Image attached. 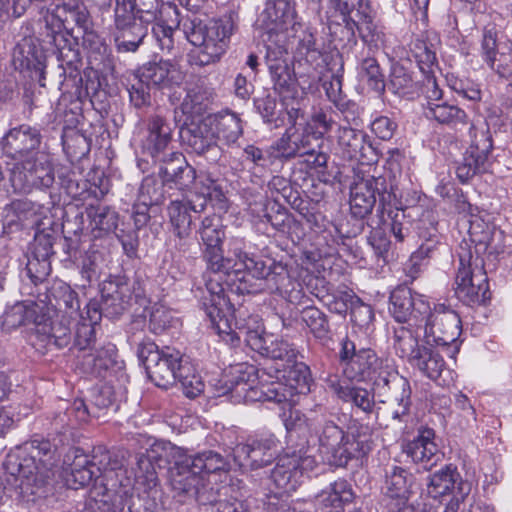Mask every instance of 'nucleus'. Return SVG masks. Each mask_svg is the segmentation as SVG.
<instances>
[{"mask_svg":"<svg viewBox=\"0 0 512 512\" xmlns=\"http://www.w3.org/2000/svg\"><path fill=\"white\" fill-rule=\"evenodd\" d=\"M294 18V8L290 0H268L266 8L260 15V20L266 29L278 30L291 23Z\"/></svg>","mask_w":512,"mask_h":512,"instance_id":"nucleus-54","label":"nucleus"},{"mask_svg":"<svg viewBox=\"0 0 512 512\" xmlns=\"http://www.w3.org/2000/svg\"><path fill=\"white\" fill-rule=\"evenodd\" d=\"M459 267L455 278V295L466 305L486 304L491 298L489 282L482 256H474L463 242L458 249Z\"/></svg>","mask_w":512,"mask_h":512,"instance_id":"nucleus-7","label":"nucleus"},{"mask_svg":"<svg viewBox=\"0 0 512 512\" xmlns=\"http://www.w3.org/2000/svg\"><path fill=\"white\" fill-rule=\"evenodd\" d=\"M130 7L129 12L139 21L154 23L152 34L160 49L172 54L175 49L174 33L181 23L176 4L162 0H132Z\"/></svg>","mask_w":512,"mask_h":512,"instance_id":"nucleus-8","label":"nucleus"},{"mask_svg":"<svg viewBox=\"0 0 512 512\" xmlns=\"http://www.w3.org/2000/svg\"><path fill=\"white\" fill-rule=\"evenodd\" d=\"M35 215V205L28 199H16L2 211V234L10 236L23 230L25 222Z\"/></svg>","mask_w":512,"mask_h":512,"instance_id":"nucleus-46","label":"nucleus"},{"mask_svg":"<svg viewBox=\"0 0 512 512\" xmlns=\"http://www.w3.org/2000/svg\"><path fill=\"white\" fill-rule=\"evenodd\" d=\"M41 303H46L44 311L48 313L49 309L63 313V318L78 319L82 314L80 311V300L78 293L72 287L61 280L54 281L49 287H46L45 299H40Z\"/></svg>","mask_w":512,"mask_h":512,"instance_id":"nucleus-32","label":"nucleus"},{"mask_svg":"<svg viewBox=\"0 0 512 512\" xmlns=\"http://www.w3.org/2000/svg\"><path fill=\"white\" fill-rule=\"evenodd\" d=\"M414 323L408 326L399 325L393 328V348L396 354L406 359L407 362L422 348L419 344L418 335L413 329Z\"/></svg>","mask_w":512,"mask_h":512,"instance_id":"nucleus-58","label":"nucleus"},{"mask_svg":"<svg viewBox=\"0 0 512 512\" xmlns=\"http://www.w3.org/2000/svg\"><path fill=\"white\" fill-rule=\"evenodd\" d=\"M154 162L159 165V177L170 187L173 185L182 191L192 187L196 170L187 162L183 153L170 151Z\"/></svg>","mask_w":512,"mask_h":512,"instance_id":"nucleus-29","label":"nucleus"},{"mask_svg":"<svg viewBox=\"0 0 512 512\" xmlns=\"http://www.w3.org/2000/svg\"><path fill=\"white\" fill-rule=\"evenodd\" d=\"M269 378L285 380L287 387L293 389L297 394L310 392V387L313 383L310 367L304 362L298 361L297 358H294L293 362L286 364L283 371L274 373Z\"/></svg>","mask_w":512,"mask_h":512,"instance_id":"nucleus-50","label":"nucleus"},{"mask_svg":"<svg viewBox=\"0 0 512 512\" xmlns=\"http://www.w3.org/2000/svg\"><path fill=\"white\" fill-rule=\"evenodd\" d=\"M71 343V329L64 321H51L46 312V319L36 328L33 345L42 353L53 348L62 349Z\"/></svg>","mask_w":512,"mask_h":512,"instance_id":"nucleus-37","label":"nucleus"},{"mask_svg":"<svg viewBox=\"0 0 512 512\" xmlns=\"http://www.w3.org/2000/svg\"><path fill=\"white\" fill-rule=\"evenodd\" d=\"M254 106L257 112L261 115L264 123L270 125L274 129L285 126V107L283 103L280 104L277 101L276 97L267 94L263 97L255 98Z\"/></svg>","mask_w":512,"mask_h":512,"instance_id":"nucleus-59","label":"nucleus"},{"mask_svg":"<svg viewBox=\"0 0 512 512\" xmlns=\"http://www.w3.org/2000/svg\"><path fill=\"white\" fill-rule=\"evenodd\" d=\"M146 280L143 275L135 273L133 278L126 275H113L102 283L101 300L92 299L85 307L87 314L94 323H99L104 316L117 319L122 316L133 303L144 306L146 298Z\"/></svg>","mask_w":512,"mask_h":512,"instance_id":"nucleus-4","label":"nucleus"},{"mask_svg":"<svg viewBox=\"0 0 512 512\" xmlns=\"http://www.w3.org/2000/svg\"><path fill=\"white\" fill-rule=\"evenodd\" d=\"M265 59L273 90L283 102L297 99L299 81L293 65L276 49L268 48Z\"/></svg>","mask_w":512,"mask_h":512,"instance_id":"nucleus-22","label":"nucleus"},{"mask_svg":"<svg viewBox=\"0 0 512 512\" xmlns=\"http://www.w3.org/2000/svg\"><path fill=\"white\" fill-rule=\"evenodd\" d=\"M58 240L61 241V236L53 227L38 228L31 244V254L51 259L55 254L54 245Z\"/></svg>","mask_w":512,"mask_h":512,"instance_id":"nucleus-62","label":"nucleus"},{"mask_svg":"<svg viewBox=\"0 0 512 512\" xmlns=\"http://www.w3.org/2000/svg\"><path fill=\"white\" fill-rule=\"evenodd\" d=\"M413 482V475L400 466L392 465L385 469L384 508L391 504H410V487Z\"/></svg>","mask_w":512,"mask_h":512,"instance_id":"nucleus-38","label":"nucleus"},{"mask_svg":"<svg viewBox=\"0 0 512 512\" xmlns=\"http://www.w3.org/2000/svg\"><path fill=\"white\" fill-rule=\"evenodd\" d=\"M116 357V348L111 344L95 350H84L76 355V369L83 375L106 379L120 368Z\"/></svg>","mask_w":512,"mask_h":512,"instance_id":"nucleus-26","label":"nucleus"},{"mask_svg":"<svg viewBox=\"0 0 512 512\" xmlns=\"http://www.w3.org/2000/svg\"><path fill=\"white\" fill-rule=\"evenodd\" d=\"M42 139L40 129L28 124L11 128L3 136L0 143L2 153L15 161L9 174L15 193L28 194L34 189L53 185L54 168L49 154L40 149Z\"/></svg>","mask_w":512,"mask_h":512,"instance_id":"nucleus-2","label":"nucleus"},{"mask_svg":"<svg viewBox=\"0 0 512 512\" xmlns=\"http://www.w3.org/2000/svg\"><path fill=\"white\" fill-rule=\"evenodd\" d=\"M224 283L228 291L236 297L261 292L265 285L249 271L241 269L240 266L234 267L225 278Z\"/></svg>","mask_w":512,"mask_h":512,"instance_id":"nucleus-57","label":"nucleus"},{"mask_svg":"<svg viewBox=\"0 0 512 512\" xmlns=\"http://www.w3.org/2000/svg\"><path fill=\"white\" fill-rule=\"evenodd\" d=\"M359 76L376 93H384L386 87L385 76L375 58L367 57L362 60L359 67Z\"/></svg>","mask_w":512,"mask_h":512,"instance_id":"nucleus-63","label":"nucleus"},{"mask_svg":"<svg viewBox=\"0 0 512 512\" xmlns=\"http://www.w3.org/2000/svg\"><path fill=\"white\" fill-rule=\"evenodd\" d=\"M185 74L169 60L149 62L138 70L128 87L129 102L133 108L146 111L152 106V89L172 90L180 87Z\"/></svg>","mask_w":512,"mask_h":512,"instance_id":"nucleus-6","label":"nucleus"},{"mask_svg":"<svg viewBox=\"0 0 512 512\" xmlns=\"http://www.w3.org/2000/svg\"><path fill=\"white\" fill-rule=\"evenodd\" d=\"M266 374L262 373V368L257 369L253 365L246 363H239L230 367L228 372H225L222 379L219 380L221 387L219 388V395L231 394L235 401L250 402L256 401L258 394V387L254 384L257 379L263 380Z\"/></svg>","mask_w":512,"mask_h":512,"instance_id":"nucleus-17","label":"nucleus"},{"mask_svg":"<svg viewBox=\"0 0 512 512\" xmlns=\"http://www.w3.org/2000/svg\"><path fill=\"white\" fill-rule=\"evenodd\" d=\"M278 447L279 442L274 435H261L237 444L233 449V455L240 466L258 470L276 460Z\"/></svg>","mask_w":512,"mask_h":512,"instance_id":"nucleus-19","label":"nucleus"},{"mask_svg":"<svg viewBox=\"0 0 512 512\" xmlns=\"http://www.w3.org/2000/svg\"><path fill=\"white\" fill-rule=\"evenodd\" d=\"M213 129L216 132V140H223L226 144H234L243 134L242 120L232 111L226 110L212 115Z\"/></svg>","mask_w":512,"mask_h":512,"instance_id":"nucleus-56","label":"nucleus"},{"mask_svg":"<svg viewBox=\"0 0 512 512\" xmlns=\"http://www.w3.org/2000/svg\"><path fill=\"white\" fill-rule=\"evenodd\" d=\"M292 144L295 149V158L307 156L306 162L313 168L326 167L328 156L326 153L319 151L320 137L315 133L291 128Z\"/></svg>","mask_w":512,"mask_h":512,"instance_id":"nucleus-45","label":"nucleus"},{"mask_svg":"<svg viewBox=\"0 0 512 512\" xmlns=\"http://www.w3.org/2000/svg\"><path fill=\"white\" fill-rule=\"evenodd\" d=\"M435 432L432 428L422 427L418 435L403 446V452L414 463H421L426 470H430L441 459V453L434 442Z\"/></svg>","mask_w":512,"mask_h":512,"instance_id":"nucleus-36","label":"nucleus"},{"mask_svg":"<svg viewBox=\"0 0 512 512\" xmlns=\"http://www.w3.org/2000/svg\"><path fill=\"white\" fill-rule=\"evenodd\" d=\"M236 325L239 329L238 338L243 337L246 345L253 351L274 362L270 366L266 364L262 367V373L266 376L270 377L274 373L283 371L286 364L293 362L294 358H298L299 351L293 344L275 338L273 335H264L258 330V327L251 329L238 322Z\"/></svg>","mask_w":512,"mask_h":512,"instance_id":"nucleus-13","label":"nucleus"},{"mask_svg":"<svg viewBox=\"0 0 512 512\" xmlns=\"http://www.w3.org/2000/svg\"><path fill=\"white\" fill-rule=\"evenodd\" d=\"M462 483L470 482L461 477L455 465L447 464L428 476L426 484L427 494L433 499L449 494L453 496L459 495V487Z\"/></svg>","mask_w":512,"mask_h":512,"instance_id":"nucleus-42","label":"nucleus"},{"mask_svg":"<svg viewBox=\"0 0 512 512\" xmlns=\"http://www.w3.org/2000/svg\"><path fill=\"white\" fill-rule=\"evenodd\" d=\"M192 186L195 199H191V209L194 213L203 212L208 203L219 208L225 207L227 198L223 179L214 177L209 172L201 171L198 175L195 172Z\"/></svg>","mask_w":512,"mask_h":512,"instance_id":"nucleus-28","label":"nucleus"},{"mask_svg":"<svg viewBox=\"0 0 512 512\" xmlns=\"http://www.w3.org/2000/svg\"><path fill=\"white\" fill-rule=\"evenodd\" d=\"M345 29L348 41H355V29H357L363 42L370 47L378 48L385 42V33L380 26L374 23L372 10L358 19L345 18Z\"/></svg>","mask_w":512,"mask_h":512,"instance_id":"nucleus-48","label":"nucleus"},{"mask_svg":"<svg viewBox=\"0 0 512 512\" xmlns=\"http://www.w3.org/2000/svg\"><path fill=\"white\" fill-rule=\"evenodd\" d=\"M371 391L382 414L393 421L403 422L411 407V387L409 381L388 365L371 382Z\"/></svg>","mask_w":512,"mask_h":512,"instance_id":"nucleus-10","label":"nucleus"},{"mask_svg":"<svg viewBox=\"0 0 512 512\" xmlns=\"http://www.w3.org/2000/svg\"><path fill=\"white\" fill-rule=\"evenodd\" d=\"M174 127L163 116L155 114L149 117L147 123V137L144 141V151L156 160L170 151H174L173 133Z\"/></svg>","mask_w":512,"mask_h":512,"instance_id":"nucleus-34","label":"nucleus"},{"mask_svg":"<svg viewBox=\"0 0 512 512\" xmlns=\"http://www.w3.org/2000/svg\"><path fill=\"white\" fill-rule=\"evenodd\" d=\"M413 210L414 209L408 207L404 208L399 199L397 205H389L387 209H385V214H387L390 220V232L398 243H403L412 235L414 222L412 215Z\"/></svg>","mask_w":512,"mask_h":512,"instance_id":"nucleus-53","label":"nucleus"},{"mask_svg":"<svg viewBox=\"0 0 512 512\" xmlns=\"http://www.w3.org/2000/svg\"><path fill=\"white\" fill-rule=\"evenodd\" d=\"M222 280L224 281L225 277L219 276V279H209L206 282L207 295H204L201 301V308L212 326L218 329H220L219 323L222 320L227 322L230 317L237 320L234 295L228 291L227 286H223Z\"/></svg>","mask_w":512,"mask_h":512,"instance_id":"nucleus-21","label":"nucleus"},{"mask_svg":"<svg viewBox=\"0 0 512 512\" xmlns=\"http://www.w3.org/2000/svg\"><path fill=\"white\" fill-rule=\"evenodd\" d=\"M239 17L235 12H229L218 19H212L206 24L205 43L201 47H213L226 51L230 37L238 29Z\"/></svg>","mask_w":512,"mask_h":512,"instance_id":"nucleus-44","label":"nucleus"},{"mask_svg":"<svg viewBox=\"0 0 512 512\" xmlns=\"http://www.w3.org/2000/svg\"><path fill=\"white\" fill-rule=\"evenodd\" d=\"M45 319L44 306L31 300L18 301L6 307L1 316V326L3 331L11 332L30 323L37 327Z\"/></svg>","mask_w":512,"mask_h":512,"instance_id":"nucleus-35","label":"nucleus"},{"mask_svg":"<svg viewBox=\"0 0 512 512\" xmlns=\"http://www.w3.org/2000/svg\"><path fill=\"white\" fill-rule=\"evenodd\" d=\"M481 56L499 77L512 80V40L498 42L494 29H484Z\"/></svg>","mask_w":512,"mask_h":512,"instance_id":"nucleus-25","label":"nucleus"},{"mask_svg":"<svg viewBox=\"0 0 512 512\" xmlns=\"http://www.w3.org/2000/svg\"><path fill=\"white\" fill-rule=\"evenodd\" d=\"M97 455H93L90 460L86 455H75L73 462L70 465V473L66 478L67 485L72 489H79L84 487L95 479V483H100L101 474L97 471Z\"/></svg>","mask_w":512,"mask_h":512,"instance_id":"nucleus-51","label":"nucleus"},{"mask_svg":"<svg viewBox=\"0 0 512 512\" xmlns=\"http://www.w3.org/2000/svg\"><path fill=\"white\" fill-rule=\"evenodd\" d=\"M97 461V471L101 473L100 483H108L110 473L113 474L119 483L130 481V489H132V479L127 476V466L131 465V453L125 448H118L113 451H103Z\"/></svg>","mask_w":512,"mask_h":512,"instance_id":"nucleus-40","label":"nucleus"},{"mask_svg":"<svg viewBox=\"0 0 512 512\" xmlns=\"http://www.w3.org/2000/svg\"><path fill=\"white\" fill-rule=\"evenodd\" d=\"M425 117L432 119L441 125L456 128L459 125L468 124L467 113L457 105L450 104L447 101L441 103H432L425 110Z\"/></svg>","mask_w":512,"mask_h":512,"instance_id":"nucleus-55","label":"nucleus"},{"mask_svg":"<svg viewBox=\"0 0 512 512\" xmlns=\"http://www.w3.org/2000/svg\"><path fill=\"white\" fill-rule=\"evenodd\" d=\"M468 234L474 244L475 256L494 255L503 252V235L493 224L484 221L478 214L469 218Z\"/></svg>","mask_w":512,"mask_h":512,"instance_id":"nucleus-33","label":"nucleus"},{"mask_svg":"<svg viewBox=\"0 0 512 512\" xmlns=\"http://www.w3.org/2000/svg\"><path fill=\"white\" fill-rule=\"evenodd\" d=\"M144 22H137L130 12L126 10L125 0L120 4L116 0L115 8V42L119 51L135 52L147 35V27Z\"/></svg>","mask_w":512,"mask_h":512,"instance_id":"nucleus-27","label":"nucleus"},{"mask_svg":"<svg viewBox=\"0 0 512 512\" xmlns=\"http://www.w3.org/2000/svg\"><path fill=\"white\" fill-rule=\"evenodd\" d=\"M322 56V48L317 43L315 34L309 29L303 31L296 47L295 59L298 69L304 64H307L309 67L306 72H298L299 78L307 77L308 80H315L317 77V67Z\"/></svg>","mask_w":512,"mask_h":512,"instance_id":"nucleus-43","label":"nucleus"},{"mask_svg":"<svg viewBox=\"0 0 512 512\" xmlns=\"http://www.w3.org/2000/svg\"><path fill=\"white\" fill-rule=\"evenodd\" d=\"M427 378L437 381L446 368L442 355L430 346H422L408 362Z\"/></svg>","mask_w":512,"mask_h":512,"instance_id":"nucleus-52","label":"nucleus"},{"mask_svg":"<svg viewBox=\"0 0 512 512\" xmlns=\"http://www.w3.org/2000/svg\"><path fill=\"white\" fill-rule=\"evenodd\" d=\"M337 143L344 158L358 162L372 161V145L367 142L364 132L351 127H341L338 131Z\"/></svg>","mask_w":512,"mask_h":512,"instance_id":"nucleus-39","label":"nucleus"},{"mask_svg":"<svg viewBox=\"0 0 512 512\" xmlns=\"http://www.w3.org/2000/svg\"><path fill=\"white\" fill-rule=\"evenodd\" d=\"M410 51L422 73H430L437 66L436 52L433 45L422 37H416L410 43Z\"/></svg>","mask_w":512,"mask_h":512,"instance_id":"nucleus-64","label":"nucleus"},{"mask_svg":"<svg viewBox=\"0 0 512 512\" xmlns=\"http://www.w3.org/2000/svg\"><path fill=\"white\" fill-rule=\"evenodd\" d=\"M166 185L163 179L155 175L144 177L138 190L139 203L149 207L161 205L166 200Z\"/></svg>","mask_w":512,"mask_h":512,"instance_id":"nucleus-61","label":"nucleus"},{"mask_svg":"<svg viewBox=\"0 0 512 512\" xmlns=\"http://www.w3.org/2000/svg\"><path fill=\"white\" fill-rule=\"evenodd\" d=\"M470 145L461 162L456 165V176L466 183L477 174L485 173L493 163V140L488 124L473 122L469 128Z\"/></svg>","mask_w":512,"mask_h":512,"instance_id":"nucleus-12","label":"nucleus"},{"mask_svg":"<svg viewBox=\"0 0 512 512\" xmlns=\"http://www.w3.org/2000/svg\"><path fill=\"white\" fill-rule=\"evenodd\" d=\"M40 14V41L53 47L65 80H72L75 84L81 82L79 35H74L73 29H69L67 24L71 20L82 30L83 46L96 43L95 40L99 37L91 29L92 22L87 7L82 3L62 2L54 7L42 8Z\"/></svg>","mask_w":512,"mask_h":512,"instance_id":"nucleus-1","label":"nucleus"},{"mask_svg":"<svg viewBox=\"0 0 512 512\" xmlns=\"http://www.w3.org/2000/svg\"><path fill=\"white\" fill-rule=\"evenodd\" d=\"M331 387L340 400L352 404L366 415L378 418L382 413V406L378 405L372 391L347 383H332Z\"/></svg>","mask_w":512,"mask_h":512,"instance_id":"nucleus-41","label":"nucleus"},{"mask_svg":"<svg viewBox=\"0 0 512 512\" xmlns=\"http://www.w3.org/2000/svg\"><path fill=\"white\" fill-rule=\"evenodd\" d=\"M212 115L201 119H192L180 128V138L184 145L198 155L209 154L212 161H217L221 149L217 145L216 132L213 129Z\"/></svg>","mask_w":512,"mask_h":512,"instance_id":"nucleus-20","label":"nucleus"},{"mask_svg":"<svg viewBox=\"0 0 512 512\" xmlns=\"http://www.w3.org/2000/svg\"><path fill=\"white\" fill-rule=\"evenodd\" d=\"M427 310L428 305L421 299H416L407 286H398L391 292L389 311L397 322L420 325Z\"/></svg>","mask_w":512,"mask_h":512,"instance_id":"nucleus-31","label":"nucleus"},{"mask_svg":"<svg viewBox=\"0 0 512 512\" xmlns=\"http://www.w3.org/2000/svg\"><path fill=\"white\" fill-rule=\"evenodd\" d=\"M191 199L187 202L174 200L168 206V215L170 223L173 227L174 234L179 238L177 247L180 251H187V243L185 239L191 233L192 215Z\"/></svg>","mask_w":512,"mask_h":512,"instance_id":"nucleus-49","label":"nucleus"},{"mask_svg":"<svg viewBox=\"0 0 512 512\" xmlns=\"http://www.w3.org/2000/svg\"><path fill=\"white\" fill-rule=\"evenodd\" d=\"M110 473L108 483H96L91 490L93 504H90L92 512H122L132 495L130 481L119 483Z\"/></svg>","mask_w":512,"mask_h":512,"instance_id":"nucleus-24","label":"nucleus"},{"mask_svg":"<svg viewBox=\"0 0 512 512\" xmlns=\"http://www.w3.org/2000/svg\"><path fill=\"white\" fill-rule=\"evenodd\" d=\"M85 213L89 219L94 238H102L114 233L127 252L135 251L134 238L131 235L124 234L122 229H118L119 214L112 207L101 204L89 205L85 208Z\"/></svg>","mask_w":512,"mask_h":512,"instance_id":"nucleus-23","label":"nucleus"},{"mask_svg":"<svg viewBox=\"0 0 512 512\" xmlns=\"http://www.w3.org/2000/svg\"><path fill=\"white\" fill-rule=\"evenodd\" d=\"M137 355L148 378L158 387L167 389L176 383L178 368L184 365L183 354L172 347L162 349L150 340L138 345Z\"/></svg>","mask_w":512,"mask_h":512,"instance_id":"nucleus-11","label":"nucleus"},{"mask_svg":"<svg viewBox=\"0 0 512 512\" xmlns=\"http://www.w3.org/2000/svg\"><path fill=\"white\" fill-rule=\"evenodd\" d=\"M338 359L344 376L351 381H373L387 365L371 348H356L355 343L344 337L340 342Z\"/></svg>","mask_w":512,"mask_h":512,"instance_id":"nucleus-15","label":"nucleus"},{"mask_svg":"<svg viewBox=\"0 0 512 512\" xmlns=\"http://www.w3.org/2000/svg\"><path fill=\"white\" fill-rule=\"evenodd\" d=\"M134 465L131 471L134 474L132 479V488L138 487L143 492H149L158 485L159 478L156 471L157 467H161L160 461L165 458L163 445H158L144 453L134 455Z\"/></svg>","mask_w":512,"mask_h":512,"instance_id":"nucleus-30","label":"nucleus"},{"mask_svg":"<svg viewBox=\"0 0 512 512\" xmlns=\"http://www.w3.org/2000/svg\"><path fill=\"white\" fill-rule=\"evenodd\" d=\"M32 447L36 454L30 457L8 456L4 462L6 473L2 481L4 490H15L27 503L46 499L52 491L48 470L39 468L36 462V456L52 453V445L48 440H34Z\"/></svg>","mask_w":512,"mask_h":512,"instance_id":"nucleus-3","label":"nucleus"},{"mask_svg":"<svg viewBox=\"0 0 512 512\" xmlns=\"http://www.w3.org/2000/svg\"><path fill=\"white\" fill-rule=\"evenodd\" d=\"M276 459L277 462L271 471L270 478L280 493L287 495L300 485L303 471L312 469L314 465V459L306 455L302 449L286 452Z\"/></svg>","mask_w":512,"mask_h":512,"instance_id":"nucleus-18","label":"nucleus"},{"mask_svg":"<svg viewBox=\"0 0 512 512\" xmlns=\"http://www.w3.org/2000/svg\"><path fill=\"white\" fill-rule=\"evenodd\" d=\"M90 416L97 417L98 415L94 411H90L84 400L76 399L64 412L54 417L53 425L56 430H66V428H74L79 423L87 422Z\"/></svg>","mask_w":512,"mask_h":512,"instance_id":"nucleus-60","label":"nucleus"},{"mask_svg":"<svg viewBox=\"0 0 512 512\" xmlns=\"http://www.w3.org/2000/svg\"><path fill=\"white\" fill-rule=\"evenodd\" d=\"M397 190L396 176L391 171L358 180L350 188L349 204L352 216L364 219L371 214L378 199V223H386L385 209L389 205H397Z\"/></svg>","mask_w":512,"mask_h":512,"instance_id":"nucleus-5","label":"nucleus"},{"mask_svg":"<svg viewBox=\"0 0 512 512\" xmlns=\"http://www.w3.org/2000/svg\"><path fill=\"white\" fill-rule=\"evenodd\" d=\"M300 315L316 341L324 349L331 350V346L334 344V333L328 316L319 308L311 305L304 306Z\"/></svg>","mask_w":512,"mask_h":512,"instance_id":"nucleus-47","label":"nucleus"},{"mask_svg":"<svg viewBox=\"0 0 512 512\" xmlns=\"http://www.w3.org/2000/svg\"><path fill=\"white\" fill-rule=\"evenodd\" d=\"M165 460L170 464L169 482L175 496L186 501L197 492L204 479L199 470L192 467L188 450L172 443L163 444Z\"/></svg>","mask_w":512,"mask_h":512,"instance_id":"nucleus-14","label":"nucleus"},{"mask_svg":"<svg viewBox=\"0 0 512 512\" xmlns=\"http://www.w3.org/2000/svg\"><path fill=\"white\" fill-rule=\"evenodd\" d=\"M317 435L320 451L336 467H346L352 459L363 457L371 450L368 440L346 432L330 419L320 423Z\"/></svg>","mask_w":512,"mask_h":512,"instance_id":"nucleus-9","label":"nucleus"},{"mask_svg":"<svg viewBox=\"0 0 512 512\" xmlns=\"http://www.w3.org/2000/svg\"><path fill=\"white\" fill-rule=\"evenodd\" d=\"M424 321V338L429 343L447 345L458 340L461 331V319L456 311L444 304L436 305L433 311L428 307L427 313L421 318Z\"/></svg>","mask_w":512,"mask_h":512,"instance_id":"nucleus-16","label":"nucleus"}]
</instances>
